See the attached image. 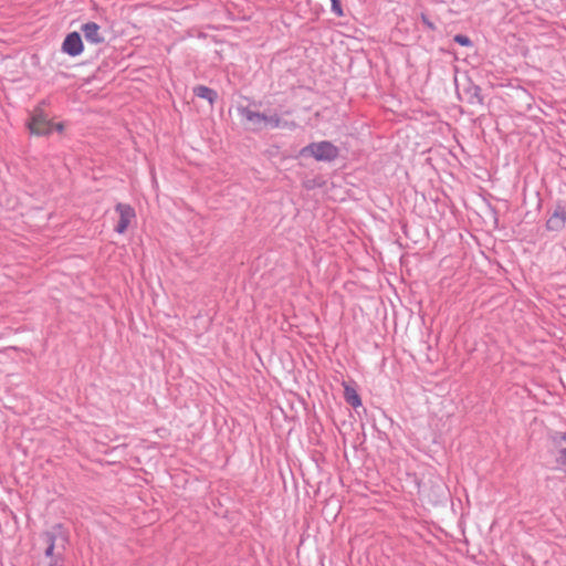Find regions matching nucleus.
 Segmentation results:
<instances>
[{
    "label": "nucleus",
    "instance_id": "f257e3e1",
    "mask_svg": "<svg viewBox=\"0 0 566 566\" xmlns=\"http://www.w3.org/2000/svg\"><path fill=\"white\" fill-rule=\"evenodd\" d=\"M238 113L245 120L251 123L255 129H262L265 127L270 128H279L283 126V122L277 113L272 114H263L259 112H254L249 107L240 106L238 107Z\"/></svg>",
    "mask_w": 566,
    "mask_h": 566
},
{
    "label": "nucleus",
    "instance_id": "f03ea898",
    "mask_svg": "<svg viewBox=\"0 0 566 566\" xmlns=\"http://www.w3.org/2000/svg\"><path fill=\"white\" fill-rule=\"evenodd\" d=\"M300 157H313L317 161H333L338 155V148L331 142L311 143L300 150Z\"/></svg>",
    "mask_w": 566,
    "mask_h": 566
},
{
    "label": "nucleus",
    "instance_id": "7ed1b4c3",
    "mask_svg": "<svg viewBox=\"0 0 566 566\" xmlns=\"http://www.w3.org/2000/svg\"><path fill=\"white\" fill-rule=\"evenodd\" d=\"M30 132L38 136H45L51 134L53 129L62 132L64 126L62 123L53 124L41 108L33 112L31 120L28 124Z\"/></svg>",
    "mask_w": 566,
    "mask_h": 566
},
{
    "label": "nucleus",
    "instance_id": "20e7f679",
    "mask_svg": "<svg viewBox=\"0 0 566 566\" xmlns=\"http://www.w3.org/2000/svg\"><path fill=\"white\" fill-rule=\"evenodd\" d=\"M115 210L119 214V220L115 227V231L122 234L127 230L130 222L136 218V213L134 208L127 203H117Z\"/></svg>",
    "mask_w": 566,
    "mask_h": 566
},
{
    "label": "nucleus",
    "instance_id": "39448f33",
    "mask_svg": "<svg viewBox=\"0 0 566 566\" xmlns=\"http://www.w3.org/2000/svg\"><path fill=\"white\" fill-rule=\"evenodd\" d=\"M83 41L77 32L69 33L62 43V51L70 56L80 55L83 52Z\"/></svg>",
    "mask_w": 566,
    "mask_h": 566
},
{
    "label": "nucleus",
    "instance_id": "423d86ee",
    "mask_svg": "<svg viewBox=\"0 0 566 566\" xmlns=\"http://www.w3.org/2000/svg\"><path fill=\"white\" fill-rule=\"evenodd\" d=\"M553 443L556 449L557 468L566 473V433L556 432L553 436Z\"/></svg>",
    "mask_w": 566,
    "mask_h": 566
},
{
    "label": "nucleus",
    "instance_id": "0eeeda50",
    "mask_svg": "<svg viewBox=\"0 0 566 566\" xmlns=\"http://www.w3.org/2000/svg\"><path fill=\"white\" fill-rule=\"evenodd\" d=\"M566 224V209L562 206H557L546 222V229L548 231H562Z\"/></svg>",
    "mask_w": 566,
    "mask_h": 566
},
{
    "label": "nucleus",
    "instance_id": "6e6552de",
    "mask_svg": "<svg viewBox=\"0 0 566 566\" xmlns=\"http://www.w3.org/2000/svg\"><path fill=\"white\" fill-rule=\"evenodd\" d=\"M85 40L92 44H101L105 41L101 33V27L95 22H86L81 27Z\"/></svg>",
    "mask_w": 566,
    "mask_h": 566
},
{
    "label": "nucleus",
    "instance_id": "1a4fd4ad",
    "mask_svg": "<svg viewBox=\"0 0 566 566\" xmlns=\"http://www.w3.org/2000/svg\"><path fill=\"white\" fill-rule=\"evenodd\" d=\"M45 541L48 543V547L45 549V556H53L54 545L57 536H61L64 539L63 527L57 524L53 527L52 531L45 533Z\"/></svg>",
    "mask_w": 566,
    "mask_h": 566
},
{
    "label": "nucleus",
    "instance_id": "9d476101",
    "mask_svg": "<svg viewBox=\"0 0 566 566\" xmlns=\"http://www.w3.org/2000/svg\"><path fill=\"white\" fill-rule=\"evenodd\" d=\"M196 96L207 99L211 105L216 102L218 94L216 91L208 86L199 85L193 88Z\"/></svg>",
    "mask_w": 566,
    "mask_h": 566
},
{
    "label": "nucleus",
    "instance_id": "9b49d317",
    "mask_svg": "<svg viewBox=\"0 0 566 566\" xmlns=\"http://www.w3.org/2000/svg\"><path fill=\"white\" fill-rule=\"evenodd\" d=\"M345 398L346 401L355 408L361 405V400L358 394L354 389H350L348 387H346L345 389Z\"/></svg>",
    "mask_w": 566,
    "mask_h": 566
},
{
    "label": "nucleus",
    "instance_id": "f8f14e48",
    "mask_svg": "<svg viewBox=\"0 0 566 566\" xmlns=\"http://www.w3.org/2000/svg\"><path fill=\"white\" fill-rule=\"evenodd\" d=\"M453 40H454V42L459 43L462 46H471L472 45V41L470 40V38L467 35H463V34H457L453 38Z\"/></svg>",
    "mask_w": 566,
    "mask_h": 566
},
{
    "label": "nucleus",
    "instance_id": "ddd939ff",
    "mask_svg": "<svg viewBox=\"0 0 566 566\" xmlns=\"http://www.w3.org/2000/svg\"><path fill=\"white\" fill-rule=\"evenodd\" d=\"M332 2V11L337 15V17H343V9H342V6L339 3L338 0H331Z\"/></svg>",
    "mask_w": 566,
    "mask_h": 566
}]
</instances>
